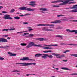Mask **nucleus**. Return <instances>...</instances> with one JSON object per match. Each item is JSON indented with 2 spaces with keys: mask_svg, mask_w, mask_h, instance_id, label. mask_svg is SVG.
Segmentation results:
<instances>
[{
  "mask_svg": "<svg viewBox=\"0 0 77 77\" xmlns=\"http://www.w3.org/2000/svg\"><path fill=\"white\" fill-rule=\"evenodd\" d=\"M42 47V45H36L33 42H30L26 46L27 48H30L31 47Z\"/></svg>",
  "mask_w": 77,
  "mask_h": 77,
  "instance_id": "f257e3e1",
  "label": "nucleus"
},
{
  "mask_svg": "<svg viewBox=\"0 0 77 77\" xmlns=\"http://www.w3.org/2000/svg\"><path fill=\"white\" fill-rule=\"evenodd\" d=\"M16 65H22L21 66H29V65H35L36 63H19L16 64Z\"/></svg>",
  "mask_w": 77,
  "mask_h": 77,
  "instance_id": "f03ea898",
  "label": "nucleus"
},
{
  "mask_svg": "<svg viewBox=\"0 0 77 77\" xmlns=\"http://www.w3.org/2000/svg\"><path fill=\"white\" fill-rule=\"evenodd\" d=\"M58 1L59 2H58V3H62L59 4V5L60 6H63V5H66V4H67L69 2V0H58Z\"/></svg>",
  "mask_w": 77,
  "mask_h": 77,
  "instance_id": "7ed1b4c3",
  "label": "nucleus"
},
{
  "mask_svg": "<svg viewBox=\"0 0 77 77\" xmlns=\"http://www.w3.org/2000/svg\"><path fill=\"white\" fill-rule=\"evenodd\" d=\"M52 55H53V56H56V57L57 58L60 59L62 58V57H65V55L64 54H62L60 56V54H57L54 53H52L51 54Z\"/></svg>",
  "mask_w": 77,
  "mask_h": 77,
  "instance_id": "20e7f679",
  "label": "nucleus"
},
{
  "mask_svg": "<svg viewBox=\"0 0 77 77\" xmlns=\"http://www.w3.org/2000/svg\"><path fill=\"white\" fill-rule=\"evenodd\" d=\"M47 57H48L50 59H52L53 58V56L52 55H48L46 54H43V56H41L42 58L44 59H47Z\"/></svg>",
  "mask_w": 77,
  "mask_h": 77,
  "instance_id": "39448f33",
  "label": "nucleus"
},
{
  "mask_svg": "<svg viewBox=\"0 0 77 77\" xmlns=\"http://www.w3.org/2000/svg\"><path fill=\"white\" fill-rule=\"evenodd\" d=\"M26 8L27 7H21L20 8H19V9H20V10H25L26 11H35V10L32 9L30 8Z\"/></svg>",
  "mask_w": 77,
  "mask_h": 77,
  "instance_id": "423d86ee",
  "label": "nucleus"
},
{
  "mask_svg": "<svg viewBox=\"0 0 77 77\" xmlns=\"http://www.w3.org/2000/svg\"><path fill=\"white\" fill-rule=\"evenodd\" d=\"M21 60L24 61V60H29V61H35V60L33 59H30L29 57H23V58L20 59Z\"/></svg>",
  "mask_w": 77,
  "mask_h": 77,
  "instance_id": "0eeeda50",
  "label": "nucleus"
},
{
  "mask_svg": "<svg viewBox=\"0 0 77 77\" xmlns=\"http://www.w3.org/2000/svg\"><path fill=\"white\" fill-rule=\"evenodd\" d=\"M48 29V27H43L42 29V30H44V31H53V30L52 29Z\"/></svg>",
  "mask_w": 77,
  "mask_h": 77,
  "instance_id": "6e6552de",
  "label": "nucleus"
},
{
  "mask_svg": "<svg viewBox=\"0 0 77 77\" xmlns=\"http://www.w3.org/2000/svg\"><path fill=\"white\" fill-rule=\"evenodd\" d=\"M35 3V1H31L30 2V3L31 4H29V5H31V6H32V7H35L36 5V4Z\"/></svg>",
  "mask_w": 77,
  "mask_h": 77,
  "instance_id": "1a4fd4ad",
  "label": "nucleus"
},
{
  "mask_svg": "<svg viewBox=\"0 0 77 77\" xmlns=\"http://www.w3.org/2000/svg\"><path fill=\"white\" fill-rule=\"evenodd\" d=\"M77 9V5H73V7H72L66 8H64L65 9Z\"/></svg>",
  "mask_w": 77,
  "mask_h": 77,
  "instance_id": "9d476101",
  "label": "nucleus"
},
{
  "mask_svg": "<svg viewBox=\"0 0 77 77\" xmlns=\"http://www.w3.org/2000/svg\"><path fill=\"white\" fill-rule=\"evenodd\" d=\"M66 31H67V32H72V33L75 32V34H77V30H71L69 29H66Z\"/></svg>",
  "mask_w": 77,
  "mask_h": 77,
  "instance_id": "9b49d317",
  "label": "nucleus"
},
{
  "mask_svg": "<svg viewBox=\"0 0 77 77\" xmlns=\"http://www.w3.org/2000/svg\"><path fill=\"white\" fill-rule=\"evenodd\" d=\"M37 26H54V25L40 24H37Z\"/></svg>",
  "mask_w": 77,
  "mask_h": 77,
  "instance_id": "f8f14e48",
  "label": "nucleus"
},
{
  "mask_svg": "<svg viewBox=\"0 0 77 77\" xmlns=\"http://www.w3.org/2000/svg\"><path fill=\"white\" fill-rule=\"evenodd\" d=\"M0 42H8V40L3 38H0Z\"/></svg>",
  "mask_w": 77,
  "mask_h": 77,
  "instance_id": "ddd939ff",
  "label": "nucleus"
},
{
  "mask_svg": "<svg viewBox=\"0 0 77 77\" xmlns=\"http://www.w3.org/2000/svg\"><path fill=\"white\" fill-rule=\"evenodd\" d=\"M43 55V54H37L35 55V57H40Z\"/></svg>",
  "mask_w": 77,
  "mask_h": 77,
  "instance_id": "4468645a",
  "label": "nucleus"
},
{
  "mask_svg": "<svg viewBox=\"0 0 77 77\" xmlns=\"http://www.w3.org/2000/svg\"><path fill=\"white\" fill-rule=\"evenodd\" d=\"M15 30V28H11L8 29H4L2 30V31H8V30Z\"/></svg>",
  "mask_w": 77,
  "mask_h": 77,
  "instance_id": "2eb2a0df",
  "label": "nucleus"
},
{
  "mask_svg": "<svg viewBox=\"0 0 77 77\" xmlns=\"http://www.w3.org/2000/svg\"><path fill=\"white\" fill-rule=\"evenodd\" d=\"M57 23H61V21L59 20H57L54 22H51V23H52L53 24H57Z\"/></svg>",
  "mask_w": 77,
  "mask_h": 77,
  "instance_id": "dca6fc26",
  "label": "nucleus"
},
{
  "mask_svg": "<svg viewBox=\"0 0 77 77\" xmlns=\"http://www.w3.org/2000/svg\"><path fill=\"white\" fill-rule=\"evenodd\" d=\"M8 54H10L9 56H16V55H17V54H13L12 53H10L9 52H8Z\"/></svg>",
  "mask_w": 77,
  "mask_h": 77,
  "instance_id": "f3484780",
  "label": "nucleus"
},
{
  "mask_svg": "<svg viewBox=\"0 0 77 77\" xmlns=\"http://www.w3.org/2000/svg\"><path fill=\"white\" fill-rule=\"evenodd\" d=\"M36 40H39L40 41H46V39H44V38H38L35 39Z\"/></svg>",
  "mask_w": 77,
  "mask_h": 77,
  "instance_id": "a211bd4d",
  "label": "nucleus"
},
{
  "mask_svg": "<svg viewBox=\"0 0 77 77\" xmlns=\"http://www.w3.org/2000/svg\"><path fill=\"white\" fill-rule=\"evenodd\" d=\"M69 12H72V13H73L74 12H77V9H73L70 11H69Z\"/></svg>",
  "mask_w": 77,
  "mask_h": 77,
  "instance_id": "6ab92c4d",
  "label": "nucleus"
},
{
  "mask_svg": "<svg viewBox=\"0 0 77 77\" xmlns=\"http://www.w3.org/2000/svg\"><path fill=\"white\" fill-rule=\"evenodd\" d=\"M32 14L28 13L27 14H26L25 15H19V16H20V17H24V16H27V15H32Z\"/></svg>",
  "mask_w": 77,
  "mask_h": 77,
  "instance_id": "aec40b11",
  "label": "nucleus"
},
{
  "mask_svg": "<svg viewBox=\"0 0 77 77\" xmlns=\"http://www.w3.org/2000/svg\"><path fill=\"white\" fill-rule=\"evenodd\" d=\"M62 69H63L64 70H69L71 71V69L68 68H65V67H63L61 68Z\"/></svg>",
  "mask_w": 77,
  "mask_h": 77,
  "instance_id": "412c9836",
  "label": "nucleus"
},
{
  "mask_svg": "<svg viewBox=\"0 0 77 77\" xmlns=\"http://www.w3.org/2000/svg\"><path fill=\"white\" fill-rule=\"evenodd\" d=\"M40 11H47V9L45 8H41L39 9Z\"/></svg>",
  "mask_w": 77,
  "mask_h": 77,
  "instance_id": "4be33fe9",
  "label": "nucleus"
},
{
  "mask_svg": "<svg viewBox=\"0 0 77 77\" xmlns=\"http://www.w3.org/2000/svg\"><path fill=\"white\" fill-rule=\"evenodd\" d=\"M15 12V10L14 9H12L9 11L10 13H14Z\"/></svg>",
  "mask_w": 77,
  "mask_h": 77,
  "instance_id": "5701e85b",
  "label": "nucleus"
},
{
  "mask_svg": "<svg viewBox=\"0 0 77 77\" xmlns=\"http://www.w3.org/2000/svg\"><path fill=\"white\" fill-rule=\"evenodd\" d=\"M3 18H4V19H9V20H12V19H13L12 17H4Z\"/></svg>",
  "mask_w": 77,
  "mask_h": 77,
  "instance_id": "b1692460",
  "label": "nucleus"
},
{
  "mask_svg": "<svg viewBox=\"0 0 77 77\" xmlns=\"http://www.w3.org/2000/svg\"><path fill=\"white\" fill-rule=\"evenodd\" d=\"M20 45L21 46H24L27 45V43H22L20 44Z\"/></svg>",
  "mask_w": 77,
  "mask_h": 77,
  "instance_id": "393cba45",
  "label": "nucleus"
},
{
  "mask_svg": "<svg viewBox=\"0 0 77 77\" xmlns=\"http://www.w3.org/2000/svg\"><path fill=\"white\" fill-rule=\"evenodd\" d=\"M14 18L15 20H19L20 19V17L18 16H16L14 17Z\"/></svg>",
  "mask_w": 77,
  "mask_h": 77,
  "instance_id": "a878e982",
  "label": "nucleus"
},
{
  "mask_svg": "<svg viewBox=\"0 0 77 77\" xmlns=\"http://www.w3.org/2000/svg\"><path fill=\"white\" fill-rule=\"evenodd\" d=\"M58 2H59V1H58V0L57 1H52L51 2V3H58Z\"/></svg>",
  "mask_w": 77,
  "mask_h": 77,
  "instance_id": "bb28decb",
  "label": "nucleus"
},
{
  "mask_svg": "<svg viewBox=\"0 0 77 77\" xmlns=\"http://www.w3.org/2000/svg\"><path fill=\"white\" fill-rule=\"evenodd\" d=\"M68 45H74V46H77V44H69Z\"/></svg>",
  "mask_w": 77,
  "mask_h": 77,
  "instance_id": "cd10ccee",
  "label": "nucleus"
},
{
  "mask_svg": "<svg viewBox=\"0 0 77 77\" xmlns=\"http://www.w3.org/2000/svg\"><path fill=\"white\" fill-rule=\"evenodd\" d=\"M64 18L65 19H63L62 20L63 21H68V19L64 17Z\"/></svg>",
  "mask_w": 77,
  "mask_h": 77,
  "instance_id": "c85d7f7f",
  "label": "nucleus"
},
{
  "mask_svg": "<svg viewBox=\"0 0 77 77\" xmlns=\"http://www.w3.org/2000/svg\"><path fill=\"white\" fill-rule=\"evenodd\" d=\"M12 72H20V71L17 70H13V71H12Z\"/></svg>",
  "mask_w": 77,
  "mask_h": 77,
  "instance_id": "c756f323",
  "label": "nucleus"
},
{
  "mask_svg": "<svg viewBox=\"0 0 77 77\" xmlns=\"http://www.w3.org/2000/svg\"><path fill=\"white\" fill-rule=\"evenodd\" d=\"M29 37H33L34 36V34H29Z\"/></svg>",
  "mask_w": 77,
  "mask_h": 77,
  "instance_id": "7c9ffc66",
  "label": "nucleus"
},
{
  "mask_svg": "<svg viewBox=\"0 0 77 77\" xmlns=\"http://www.w3.org/2000/svg\"><path fill=\"white\" fill-rule=\"evenodd\" d=\"M70 55L71 56H74V57H77V54H71Z\"/></svg>",
  "mask_w": 77,
  "mask_h": 77,
  "instance_id": "2f4dec72",
  "label": "nucleus"
},
{
  "mask_svg": "<svg viewBox=\"0 0 77 77\" xmlns=\"http://www.w3.org/2000/svg\"><path fill=\"white\" fill-rule=\"evenodd\" d=\"M10 47L9 46H5V49H8Z\"/></svg>",
  "mask_w": 77,
  "mask_h": 77,
  "instance_id": "473e14b6",
  "label": "nucleus"
},
{
  "mask_svg": "<svg viewBox=\"0 0 77 77\" xmlns=\"http://www.w3.org/2000/svg\"><path fill=\"white\" fill-rule=\"evenodd\" d=\"M56 29L57 30H59V29H62V27H60V26H58L56 28Z\"/></svg>",
  "mask_w": 77,
  "mask_h": 77,
  "instance_id": "72a5a7b5",
  "label": "nucleus"
},
{
  "mask_svg": "<svg viewBox=\"0 0 77 77\" xmlns=\"http://www.w3.org/2000/svg\"><path fill=\"white\" fill-rule=\"evenodd\" d=\"M42 48H43V49H48V47L42 46Z\"/></svg>",
  "mask_w": 77,
  "mask_h": 77,
  "instance_id": "f704fd0d",
  "label": "nucleus"
},
{
  "mask_svg": "<svg viewBox=\"0 0 77 77\" xmlns=\"http://www.w3.org/2000/svg\"><path fill=\"white\" fill-rule=\"evenodd\" d=\"M56 37L57 38H62V36H61L60 35H56Z\"/></svg>",
  "mask_w": 77,
  "mask_h": 77,
  "instance_id": "c9c22d12",
  "label": "nucleus"
},
{
  "mask_svg": "<svg viewBox=\"0 0 77 77\" xmlns=\"http://www.w3.org/2000/svg\"><path fill=\"white\" fill-rule=\"evenodd\" d=\"M52 7H54V8H57L58 7H59V5H52Z\"/></svg>",
  "mask_w": 77,
  "mask_h": 77,
  "instance_id": "e433bc0d",
  "label": "nucleus"
},
{
  "mask_svg": "<svg viewBox=\"0 0 77 77\" xmlns=\"http://www.w3.org/2000/svg\"><path fill=\"white\" fill-rule=\"evenodd\" d=\"M29 33H24L22 35V36H24L26 35H29Z\"/></svg>",
  "mask_w": 77,
  "mask_h": 77,
  "instance_id": "4c0bfd02",
  "label": "nucleus"
},
{
  "mask_svg": "<svg viewBox=\"0 0 77 77\" xmlns=\"http://www.w3.org/2000/svg\"><path fill=\"white\" fill-rule=\"evenodd\" d=\"M35 75L36 74H27L26 75V76H29V75Z\"/></svg>",
  "mask_w": 77,
  "mask_h": 77,
  "instance_id": "58836bf2",
  "label": "nucleus"
},
{
  "mask_svg": "<svg viewBox=\"0 0 77 77\" xmlns=\"http://www.w3.org/2000/svg\"><path fill=\"white\" fill-rule=\"evenodd\" d=\"M70 51V50H66L65 51L63 52L64 53H66V52H69Z\"/></svg>",
  "mask_w": 77,
  "mask_h": 77,
  "instance_id": "ea45409f",
  "label": "nucleus"
},
{
  "mask_svg": "<svg viewBox=\"0 0 77 77\" xmlns=\"http://www.w3.org/2000/svg\"><path fill=\"white\" fill-rule=\"evenodd\" d=\"M57 17H64V15H62V14H60L59 15H57Z\"/></svg>",
  "mask_w": 77,
  "mask_h": 77,
  "instance_id": "a19ab883",
  "label": "nucleus"
},
{
  "mask_svg": "<svg viewBox=\"0 0 77 77\" xmlns=\"http://www.w3.org/2000/svg\"><path fill=\"white\" fill-rule=\"evenodd\" d=\"M4 60V58L0 56V60Z\"/></svg>",
  "mask_w": 77,
  "mask_h": 77,
  "instance_id": "79ce46f5",
  "label": "nucleus"
},
{
  "mask_svg": "<svg viewBox=\"0 0 77 77\" xmlns=\"http://www.w3.org/2000/svg\"><path fill=\"white\" fill-rule=\"evenodd\" d=\"M10 15L6 14V15H5L4 16V17H10Z\"/></svg>",
  "mask_w": 77,
  "mask_h": 77,
  "instance_id": "37998d69",
  "label": "nucleus"
},
{
  "mask_svg": "<svg viewBox=\"0 0 77 77\" xmlns=\"http://www.w3.org/2000/svg\"><path fill=\"white\" fill-rule=\"evenodd\" d=\"M26 32V31H23L22 32H17V34H18V33H24Z\"/></svg>",
  "mask_w": 77,
  "mask_h": 77,
  "instance_id": "c03bdc74",
  "label": "nucleus"
},
{
  "mask_svg": "<svg viewBox=\"0 0 77 77\" xmlns=\"http://www.w3.org/2000/svg\"><path fill=\"white\" fill-rule=\"evenodd\" d=\"M70 75H77V73H73L70 74Z\"/></svg>",
  "mask_w": 77,
  "mask_h": 77,
  "instance_id": "a18cd8bd",
  "label": "nucleus"
},
{
  "mask_svg": "<svg viewBox=\"0 0 77 77\" xmlns=\"http://www.w3.org/2000/svg\"><path fill=\"white\" fill-rule=\"evenodd\" d=\"M3 37H5V38H6V37H8L9 36V35H3Z\"/></svg>",
  "mask_w": 77,
  "mask_h": 77,
  "instance_id": "49530a36",
  "label": "nucleus"
},
{
  "mask_svg": "<svg viewBox=\"0 0 77 77\" xmlns=\"http://www.w3.org/2000/svg\"><path fill=\"white\" fill-rule=\"evenodd\" d=\"M60 45H65V44L64 43H60Z\"/></svg>",
  "mask_w": 77,
  "mask_h": 77,
  "instance_id": "de8ad7c7",
  "label": "nucleus"
},
{
  "mask_svg": "<svg viewBox=\"0 0 77 77\" xmlns=\"http://www.w3.org/2000/svg\"><path fill=\"white\" fill-rule=\"evenodd\" d=\"M23 24H27L28 23V22H23Z\"/></svg>",
  "mask_w": 77,
  "mask_h": 77,
  "instance_id": "09e8293b",
  "label": "nucleus"
},
{
  "mask_svg": "<svg viewBox=\"0 0 77 77\" xmlns=\"http://www.w3.org/2000/svg\"><path fill=\"white\" fill-rule=\"evenodd\" d=\"M43 53H48V51H43Z\"/></svg>",
  "mask_w": 77,
  "mask_h": 77,
  "instance_id": "8fccbe9b",
  "label": "nucleus"
},
{
  "mask_svg": "<svg viewBox=\"0 0 77 77\" xmlns=\"http://www.w3.org/2000/svg\"><path fill=\"white\" fill-rule=\"evenodd\" d=\"M71 21H72V22H77V20H71Z\"/></svg>",
  "mask_w": 77,
  "mask_h": 77,
  "instance_id": "3c124183",
  "label": "nucleus"
},
{
  "mask_svg": "<svg viewBox=\"0 0 77 77\" xmlns=\"http://www.w3.org/2000/svg\"><path fill=\"white\" fill-rule=\"evenodd\" d=\"M62 61L64 62H67L68 61V60H63Z\"/></svg>",
  "mask_w": 77,
  "mask_h": 77,
  "instance_id": "603ef678",
  "label": "nucleus"
},
{
  "mask_svg": "<svg viewBox=\"0 0 77 77\" xmlns=\"http://www.w3.org/2000/svg\"><path fill=\"white\" fill-rule=\"evenodd\" d=\"M48 49L51 50V49H53V48H50L49 47H48Z\"/></svg>",
  "mask_w": 77,
  "mask_h": 77,
  "instance_id": "864d4df0",
  "label": "nucleus"
},
{
  "mask_svg": "<svg viewBox=\"0 0 77 77\" xmlns=\"http://www.w3.org/2000/svg\"><path fill=\"white\" fill-rule=\"evenodd\" d=\"M0 48H4L5 49V46H0Z\"/></svg>",
  "mask_w": 77,
  "mask_h": 77,
  "instance_id": "5fc2aeb1",
  "label": "nucleus"
},
{
  "mask_svg": "<svg viewBox=\"0 0 77 77\" xmlns=\"http://www.w3.org/2000/svg\"><path fill=\"white\" fill-rule=\"evenodd\" d=\"M53 46V45H48V47H51Z\"/></svg>",
  "mask_w": 77,
  "mask_h": 77,
  "instance_id": "6e6d98bb",
  "label": "nucleus"
},
{
  "mask_svg": "<svg viewBox=\"0 0 77 77\" xmlns=\"http://www.w3.org/2000/svg\"><path fill=\"white\" fill-rule=\"evenodd\" d=\"M2 13H3V14H6V13H7V12L3 11L2 12Z\"/></svg>",
  "mask_w": 77,
  "mask_h": 77,
  "instance_id": "4d7b16f0",
  "label": "nucleus"
},
{
  "mask_svg": "<svg viewBox=\"0 0 77 77\" xmlns=\"http://www.w3.org/2000/svg\"><path fill=\"white\" fill-rule=\"evenodd\" d=\"M48 52H49V53H51V52H52V51L51 50L48 51Z\"/></svg>",
  "mask_w": 77,
  "mask_h": 77,
  "instance_id": "13d9d810",
  "label": "nucleus"
},
{
  "mask_svg": "<svg viewBox=\"0 0 77 77\" xmlns=\"http://www.w3.org/2000/svg\"><path fill=\"white\" fill-rule=\"evenodd\" d=\"M33 30V29H30L28 30V31L29 32H30V31H32V30Z\"/></svg>",
  "mask_w": 77,
  "mask_h": 77,
  "instance_id": "bf43d9fd",
  "label": "nucleus"
},
{
  "mask_svg": "<svg viewBox=\"0 0 77 77\" xmlns=\"http://www.w3.org/2000/svg\"><path fill=\"white\" fill-rule=\"evenodd\" d=\"M53 46H58V45H57V44H55V45H53Z\"/></svg>",
  "mask_w": 77,
  "mask_h": 77,
  "instance_id": "052dcab7",
  "label": "nucleus"
},
{
  "mask_svg": "<svg viewBox=\"0 0 77 77\" xmlns=\"http://www.w3.org/2000/svg\"><path fill=\"white\" fill-rule=\"evenodd\" d=\"M50 28H52L53 29H54V26H50L49 27Z\"/></svg>",
  "mask_w": 77,
  "mask_h": 77,
  "instance_id": "680f3d73",
  "label": "nucleus"
},
{
  "mask_svg": "<svg viewBox=\"0 0 77 77\" xmlns=\"http://www.w3.org/2000/svg\"><path fill=\"white\" fill-rule=\"evenodd\" d=\"M3 8V6H0V9H2V8Z\"/></svg>",
  "mask_w": 77,
  "mask_h": 77,
  "instance_id": "e2e57ef3",
  "label": "nucleus"
},
{
  "mask_svg": "<svg viewBox=\"0 0 77 77\" xmlns=\"http://www.w3.org/2000/svg\"><path fill=\"white\" fill-rule=\"evenodd\" d=\"M74 17H71V18H69L68 19H74Z\"/></svg>",
  "mask_w": 77,
  "mask_h": 77,
  "instance_id": "0e129e2a",
  "label": "nucleus"
},
{
  "mask_svg": "<svg viewBox=\"0 0 77 77\" xmlns=\"http://www.w3.org/2000/svg\"><path fill=\"white\" fill-rule=\"evenodd\" d=\"M69 0V2H68V3H69L70 2V1H74V0Z\"/></svg>",
  "mask_w": 77,
  "mask_h": 77,
  "instance_id": "69168bd1",
  "label": "nucleus"
},
{
  "mask_svg": "<svg viewBox=\"0 0 77 77\" xmlns=\"http://www.w3.org/2000/svg\"><path fill=\"white\" fill-rule=\"evenodd\" d=\"M7 39H11V38L10 37H7Z\"/></svg>",
  "mask_w": 77,
  "mask_h": 77,
  "instance_id": "338daca9",
  "label": "nucleus"
},
{
  "mask_svg": "<svg viewBox=\"0 0 77 77\" xmlns=\"http://www.w3.org/2000/svg\"><path fill=\"white\" fill-rule=\"evenodd\" d=\"M55 69H56L57 70H59V68H55Z\"/></svg>",
  "mask_w": 77,
  "mask_h": 77,
  "instance_id": "774afa93",
  "label": "nucleus"
}]
</instances>
